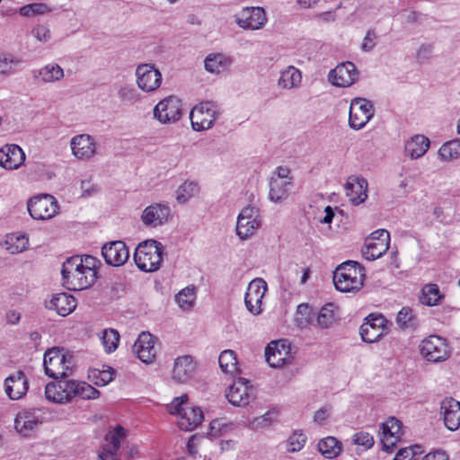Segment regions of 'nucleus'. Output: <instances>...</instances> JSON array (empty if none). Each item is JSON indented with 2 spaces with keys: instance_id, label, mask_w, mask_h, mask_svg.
Returning a JSON list of instances; mask_svg holds the SVG:
<instances>
[{
  "instance_id": "15",
  "label": "nucleus",
  "mask_w": 460,
  "mask_h": 460,
  "mask_svg": "<svg viewBox=\"0 0 460 460\" xmlns=\"http://www.w3.org/2000/svg\"><path fill=\"white\" fill-rule=\"evenodd\" d=\"M137 87L145 93L157 90L162 84V74L153 64H140L136 68Z\"/></svg>"
},
{
  "instance_id": "12",
  "label": "nucleus",
  "mask_w": 460,
  "mask_h": 460,
  "mask_svg": "<svg viewBox=\"0 0 460 460\" xmlns=\"http://www.w3.org/2000/svg\"><path fill=\"white\" fill-rule=\"evenodd\" d=\"M154 117L163 124L175 123L182 116L181 101L174 96H168L160 101L153 110Z\"/></svg>"
},
{
  "instance_id": "45",
  "label": "nucleus",
  "mask_w": 460,
  "mask_h": 460,
  "mask_svg": "<svg viewBox=\"0 0 460 460\" xmlns=\"http://www.w3.org/2000/svg\"><path fill=\"white\" fill-rule=\"evenodd\" d=\"M220 368L225 373L233 374L237 370V358L232 349L222 351L218 358Z\"/></svg>"
},
{
  "instance_id": "64",
  "label": "nucleus",
  "mask_w": 460,
  "mask_h": 460,
  "mask_svg": "<svg viewBox=\"0 0 460 460\" xmlns=\"http://www.w3.org/2000/svg\"><path fill=\"white\" fill-rule=\"evenodd\" d=\"M394 460H413L412 459V449L402 448L395 455Z\"/></svg>"
},
{
  "instance_id": "4",
  "label": "nucleus",
  "mask_w": 460,
  "mask_h": 460,
  "mask_svg": "<svg viewBox=\"0 0 460 460\" xmlns=\"http://www.w3.org/2000/svg\"><path fill=\"white\" fill-rule=\"evenodd\" d=\"M80 266L78 256L70 257L63 262L61 270L63 285L69 290L86 289L96 280L89 271H85Z\"/></svg>"
},
{
  "instance_id": "18",
  "label": "nucleus",
  "mask_w": 460,
  "mask_h": 460,
  "mask_svg": "<svg viewBox=\"0 0 460 460\" xmlns=\"http://www.w3.org/2000/svg\"><path fill=\"white\" fill-rule=\"evenodd\" d=\"M43 423L40 410L27 409L20 411L14 419L15 430L23 437H28Z\"/></svg>"
},
{
  "instance_id": "54",
  "label": "nucleus",
  "mask_w": 460,
  "mask_h": 460,
  "mask_svg": "<svg viewBox=\"0 0 460 460\" xmlns=\"http://www.w3.org/2000/svg\"><path fill=\"white\" fill-rule=\"evenodd\" d=\"M296 314L301 316L300 324L310 323L314 318L313 310L307 304H300L296 308Z\"/></svg>"
},
{
  "instance_id": "28",
  "label": "nucleus",
  "mask_w": 460,
  "mask_h": 460,
  "mask_svg": "<svg viewBox=\"0 0 460 460\" xmlns=\"http://www.w3.org/2000/svg\"><path fill=\"white\" fill-rule=\"evenodd\" d=\"M28 380L22 371H17L4 380V391L11 400L22 398L28 391Z\"/></svg>"
},
{
  "instance_id": "59",
  "label": "nucleus",
  "mask_w": 460,
  "mask_h": 460,
  "mask_svg": "<svg viewBox=\"0 0 460 460\" xmlns=\"http://www.w3.org/2000/svg\"><path fill=\"white\" fill-rule=\"evenodd\" d=\"M28 37L36 39L40 43H47L52 40L50 31H31Z\"/></svg>"
},
{
  "instance_id": "50",
  "label": "nucleus",
  "mask_w": 460,
  "mask_h": 460,
  "mask_svg": "<svg viewBox=\"0 0 460 460\" xmlns=\"http://www.w3.org/2000/svg\"><path fill=\"white\" fill-rule=\"evenodd\" d=\"M114 370L111 367H107L102 370L94 369L92 372V377L94 384L98 386H104L113 380Z\"/></svg>"
},
{
  "instance_id": "2",
  "label": "nucleus",
  "mask_w": 460,
  "mask_h": 460,
  "mask_svg": "<svg viewBox=\"0 0 460 460\" xmlns=\"http://www.w3.org/2000/svg\"><path fill=\"white\" fill-rule=\"evenodd\" d=\"M164 255V245L150 239L140 243L134 253L137 268L145 272H154L160 269Z\"/></svg>"
},
{
  "instance_id": "61",
  "label": "nucleus",
  "mask_w": 460,
  "mask_h": 460,
  "mask_svg": "<svg viewBox=\"0 0 460 460\" xmlns=\"http://www.w3.org/2000/svg\"><path fill=\"white\" fill-rule=\"evenodd\" d=\"M118 450H114L111 446H104L99 454L100 460H115L114 456Z\"/></svg>"
},
{
  "instance_id": "26",
  "label": "nucleus",
  "mask_w": 460,
  "mask_h": 460,
  "mask_svg": "<svg viewBox=\"0 0 460 460\" xmlns=\"http://www.w3.org/2000/svg\"><path fill=\"white\" fill-rule=\"evenodd\" d=\"M402 435V423L394 417L389 418L382 424L381 442L384 450L387 452L393 451L396 444L399 442Z\"/></svg>"
},
{
  "instance_id": "46",
  "label": "nucleus",
  "mask_w": 460,
  "mask_h": 460,
  "mask_svg": "<svg viewBox=\"0 0 460 460\" xmlns=\"http://www.w3.org/2000/svg\"><path fill=\"white\" fill-rule=\"evenodd\" d=\"M439 157L444 161H450L460 156V140L455 139L442 145L438 150Z\"/></svg>"
},
{
  "instance_id": "14",
  "label": "nucleus",
  "mask_w": 460,
  "mask_h": 460,
  "mask_svg": "<svg viewBox=\"0 0 460 460\" xmlns=\"http://www.w3.org/2000/svg\"><path fill=\"white\" fill-rule=\"evenodd\" d=\"M261 226L259 209L254 206H246L237 217L235 232L241 240L252 237Z\"/></svg>"
},
{
  "instance_id": "13",
  "label": "nucleus",
  "mask_w": 460,
  "mask_h": 460,
  "mask_svg": "<svg viewBox=\"0 0 460 460\" xmlns=\"http://www.w3.org/2000/svg\"><path fill=\"white\" fill-rule=\"evenodd\" d=\"M375 114L372 102L365 98L351 100L349 114V125L355 130L361 129Z\"/></svg>"
},
{
  "instance_id": "57",
  "label": "nucleus",
  "mask_w": 460,
  "mask_h": 460,
  "mask_svg": "<svg viewBox=\"0 0 460 460\" xmlns=\"http://www.w3.org/2000/svg\"><path fill=\"white\" fill-rule=\"evenodd\" d=\"M377 36L376 31H367V35L363 39L361 49L364 51L371 50L376 44Z\"/></svg>"
},
{
  "instance_id": "62",
  "label": "nucleus",
  "mask_w": 460,
  "mask_h": 460,
  "mask_svg": "<svg viewBox=\"0 0 460 460\" xmlns=\"http://www.w3.org/2000/svg\"><path fill=\"white\" fill-rule=\"evenodd\" d=\"M226 426V423L223 422V420H213L210 422V435L212 437H217L221 433L222 428Z\"/></svg>"
},
{
  "instance_id": "56",
  "label": "nucleus",
  "mask_w": 460,
  "mask_h": 460,
  "mask_svg": "<svg viewBox=\"0 0 460 460\" xmlns=\"http://www.w3.org/2000/svg\"><path fill=\"white\" fill-rule=\"evenodd\" d=\"M432 52V44H422L417 51L416 58L420 63L426 62L431 58Z\"/></svg>"
},
{
  "instance_id": "44",
  "label": "nucleus",
  "mask_w": 460,
  "mask_h": 460,
  "mask_svg": "<svg viewBox=\"0 0 460 460\" xmlns=\"http://www.w3.org/2000/svg\"><path fill=\"white\" fill-rule=\"evenodd\" d=\"M441 296L439 295V288L436 284H427L422 288V294L420 301L422 305L428 306L436 305Z\"/></svg>"
},
{
  "instance_id": "6",
  "label": "nucleus",
  "mask_w": 460,
  "mask_h": 460,
  "mask_svg": "<svg viewBox=\"0 0 460 460\" xmlns=\"http://www.w3.org/2000/svg\"><path fill=\"white\" fill-rule=\"evenodd\" d=\"M43 366L45 374L51 378L66 377L73 367L72 356L66 355L60 349L52 348L44 354Z\"/></svg>"
},
{
  "instance_id": "21",
  "label": "nucleus",
  "mask_w": 460,
  "mask_h": 460,
  "mask_svg": "<svg viewBox=\"0 0 460 460\" xmlns=\"http://www.w3.org/2000/svg\"><path fill=\"white\" fill-rule=\"evenodd\" d=\"M25 159L26 155L18 145L5 144L0 148V167L4 170H18Z\"/></svg>"
},
{
  "instance_id": "24",
  "label": "nucleus",
  "mask_w": 460,
  "mask_h": 460,
  "mask_svg": "<svg viewBox=\"0 0 460 460\" xmlns=\"http://www.w3.org/2000/svg\"><path fill=\"white\" fill-rule=\"evenodd\" d=\"M102 254L107 264L118 267L127 262L129 258V251L122 241H113L104 244Z\"/></svg>"
},
{
  "instance_id": "33",
  "label": "nucleus",
  "mask_w": 460,
  "mask_h": 460,
  "mask_svg": "<svg viewBox=\"0 0 460 460\" xmlns=\"http://www.w3.org/2000/svg\"><path fill=\"white\" fill-rule=\"evenodd\" d=\"M429 139L423 135H415L409 139L405 144V153L411 159H417L423 156L429 147Z\"/></svg>"
},
{
  "instance_id": "41",
  "label": "nucleus",
  "mask_w": 460,
  "mask_h": 460,
  "mask_svg": "<svg viewBox=\"0 0 460 460\" xmlns=\"http://www.w3.org/2000/svg\"><path fill=\"white\" fill-rule=\"evenodd\" d=\"M102 344L106 353L115 351L119 342V333L115 329H104L100 335Z\"/></svg>"
},
{
  "instance_id": "49",
  "label": "nucleus",
  "mask_w": 460,
  "mask_h": 460,
  "mask_svg": "<svg viewBox=\"0 0 460 460\" xmlns=\"http://www.w3.org/2000/svg\"><path fill=\"white\" fill-rule=\"evenodd\" d=\"M396 323L401 328H411L416 325V318L410 307H402L396 316Z\"/></svg>"
},
{
  "instance_id": "23",
  "label": "nucleus",
  "mask_w": 460,
  "mask_h": 460,
  "mask_svg": "<svg viewBox=\"0 0 460 460\" xmlns=\"http://www.w3.org/2000/svg\"><path fill=\"white\" fill-rule=\"evenodd\" d=\"M70 147L74 156L79 160H89L97 150V145L93 137L88 134H80L70 140Z\"/></svg>"
},
{
  "instance_id": "9",
  "label": "nucleus",
  "mask_w": 460,
  "mask_h": 460,
  "mask_svg": "<svg viewBox=\"0 0 460 460\" xmlns=\"http://www.w3.org/2000/svg\"><path fill=\"white\" fill-rule=\"evenodd\" d=\"M389 245V232L385 229H377L366 238L361 252L366 260L375 261L386 252Z\"/></svg>"
},
{
  "instance_id": "3",
  "label": "nucleus",
  "mask_w": 460,
  "mask_h": 460,
  "mask_svg": "<svg viewBox=\"0 0 460 460\" xmlns=\"http://www.w3.org/2000/svg\"><path fill=\"white\" fill-rule=\"evenodd\" d=\"M365 273L356 261H348L339 265L333 272V284L341 292L359 289L363 285Z\"/></svg>"
},
{
  "instance_id": "7",
  "label": "nucleus",
  "mask_w": 460,
  "mask_h": 460,
  "mask_svg": "<svg viewBox=\"0 0 460 460\" xmlns=\"http://www.w3.org/2000/svg\"><path fill=\"white\" fill-rule=\"evenodd\" d=\"M219 114V107L216 102L207 101L195 105L190 113L193 130L203 131L210 128Z\"/></svg>"
},
{
  "instance_id": "63",
  "label": "nucleus",
  "mask_w": 460,
  "mask_h": 460,
  "mask_svg": "<svg viewBox=\"0 0 460 460\" xmlns=\"http://www.w3.org/2000/svg\"><path fill=\"white\" fill-rule=\"evenodd\" d=\"M423 460H448V456L446 454V452L438 450V451L430 452V453L427 454L423 457Z\"/></svg>"
},
{
  "instance_id": "11",
  "label": "nucleus",
  "mask_w": 460,
  "mask_h": 460,
  "mask_svg": "<svg viewBox=\"0 0 460 460\" xmlns=\"http://www.w3.org/2000/svg\"><path fill=\"white\" fill-rule=\"evenodd\" d=\"M265 358L274 368L291 365L294 360L291 344L287 340L270 341L265 349Z\"/></svg>"
},
{
  "instance_id": "10",
  "label": "nucleus",
  "mask_w": 460,
  "mask_h": 460,
  "mask_svg": "<svg viewBox=\"0 0 460 460\" xmlns=\"http://www.w3.org/2000/svg\"><path fill=\"white\" fill-rule=\"evenodd\" d=\"M421 356L430 362H440L450 356V349L446 339L438 335H429L420 345Z\"/></svg>"
},
{
  "instance_id": "1",
  "label": "nucleus",
  "mask_w": 460,
  "mask_h": 460,
  "mask_svg": "<svg viewBox=\"0 0 460 460\" xmlns=\"http://www.w3.org/2000/svg\"><path fill=\"white\" fill-rule=\"evenodd\" d=\"M100 392L91 385L74 379H65L49 383L45 387L46 398L58 404H66L75 398L81 399H95L99 396Z\"/></svg>"
},
{
  "instance_id": "37",
  "label": "nucleus",
  "mask_w": 460,
  "mask_h": 460,
  "mask_svg": "<svg viewBox=\"0 0 460 460\" xmlns=\"http://www.w3.org/2000/svg\"><path fill=\"white\" fill-rule=\"evenodd\" d=\"M22 63L23 59L21 57L11 53L0 54V75L8 76L15 74Z\"/></svg>"
},
{
  "instance_id": "5",
  "label": "nucleus",
  "mask_w": 460,
  "mask_h": 460,
  "mask_svg": "<svg viewBox=\"0 0 460 460\" xmlns=\"http://www.w3.org/2000/svg\"><path fill=\"white\" fill-rule=\"evenodd\" d=\"M187 401L188 396L186 394L176 397L167 405V411L170 414L179 415L178 426L181 429L190 431L201 423L203 413L199 407L185 406Z\"/></svg>"
},
{
  "instance_id": "60",
  "label": "nucleus",
  "mask_w": 460,
  "mask_h": 460,
  "mask_svg": "<svg viewBox=\"0 0 460 460\" xmlns=\"http://www.w3.org/2000/svg\"><path fill=\"white\" fill-rule=\"evenodd\" d=\"M31 8L34 15L45 14L51 11L47 4L44 3H33L31 4Z\"/></svg>"
},
{
  "instance_id": "19",
  "label": "nucleus",
  "mask_w": 460,
  "mask_h": 460,
  "mask_svg": "<svg viewBox=\"0 0 460 460\" xmlns=\"http://www.w3.org/2000/svg\"><path fill=\"white\" fill-rule=\"evenodd\" d=\"M235 22L242 29H261L267 22L266 13L259 6L244 7L235 14Z\"/></svg>"
},
{
  "instance_id": "34",
  "label": "nucleus",
  "mask_w": 460,
  "mask_h": 460,
  "mask_svg": "<svg viewBox=\"0 0 460 460\" xmlns=\"http://www.w3.org/2000/svg\"><path fill=\"white\" fill-rule=\"evenodd\" d=\"M302 82L301 71L294 66H288L280 72L278 85L286 90L298 88Z\"/></svg>"
},
{
  "instance_id": "35",
  "label": "nucleus",
  "mask_w": 460,
  "mask_h": 460,
  "mask_svg": "<svg viewBox=\"0 0 460 460\" xmlns=\"http://www.w3.org/2000/svg\"><path fill=\"white\" fill-rule=\"evenodd\" d=\"M231 64V58L221 53L209 54L204 60L205 69L212 74L226 71Z\"/></svg>"
},
{
  "instance_id": "58",
  "label": "nucleus",
  "mask_w": 460,
  "mask_h": 460,
  "mask_svg": "<svg viewBox=\"0 0 460 460\" xmlns=\"http://www.w3.org/2000/svg\"><path fill=\"white\" fill-rule=\"evenodd\" d=\"M274 180H286V181H292L293 179L290 177V170L285 166H279L273 172L270 181Z\"/></svg>"
},
{
  "instance_id": "40",
  "label": "nucleus",
  "mask_w": 460,
  "mask_h": 460,
  "mask_svg": "<svg viewBox=\"0 0 460 460\" xmlns=\"http://www.w3.org/2000/svg\"><path fill=\"white\" fill-rule=\"evenodd\" d=\"M266 290L267 283L261 279H255L249 283L244 297L261 304Z\"/></svg>"
},
{
  "instance_id": "17",
  "label": "nucleus",
  "mask_w": 460,
  "mask_h": 460,
  "mask_svg": "<svg viewBox=\"0 0 460 460\" xmlns=\"http://www.w3.org/2000/svg\"><path fill=\"white\" fill-rule=\"evenodd\" d=\"M358 79V71L356 66L349 61L339 64L328 75V81L338 87H349Z\"/></svg>"
},
{
  "instance_id": "42",
  "label": "nucleus",
  "mask_w": 460,
  "mask_h": 460,
  "mask_svg": "<svg viewBox=\"0 0 460 460\" xmlns=\"http://www.w3.org/2000/svg\"><path fill=\"white\" fill-rule=\"evenodd\" d=\"M196 289L194 286H189L181 289L176 296L175 300L182 310H190L196 300Z\"/></svg>"
},
{
  "instance_id": "20",
  "label": "nucleus",
  "mask_w": 460,
  "mask_h": 460,
  "mask_svg": "<svg viewBox=\"0 0 460 460\" xmlns=\"http://www.w3.org/2000/svg\"><path fill=\"white\" fill-rule=\"evenodd\" d=\"M255 396V389L249 385V381L239 378L229 387L226 398L228 402L235 406H245Z\"/></svg>"
},
{
  "instance_id": "47",
  "label": "nucleus",
  "mask_w": 460,
  "mask_h": 460,
  "mask_svg": "<svg viewBox=\"0 0 460 460\" xmlns=\"http://www.w3.org/2000/svg\"><path fill=\"white\" fill-rule=\"evenodd\" d=\"M199 188L197 182L186 181L177 190V200L185 203L199 193Z\"/></svg>"
},
{
  "instance_id": "52",
  "label": "nucleus",
  "mask_w": 460,
  "mask_h": 460,
  "mask_svg": "<svg viewBox=\"0 0 460 460\" xmlns=\"http://www.w3.org/2000/svg\"><path fill=\"white\" fill-rule=\"evenodd\" d=\"M78 262H81V269L89 271V274L94 279H97V270L100 261L93 256L84 255L78 256Z\"/></svg>"
},
{
  "instance_id": "39",
  "label": "nucleus",
  "mask_w": 460,
  "mask_h": 460,
  "mask_svg": "<svg viewBox=\"0 0 460 460\" xmlns=\"http://www.w3.org/2000/svg\"><path fill=\"white\" fill-rule=\"evenodd\" d=\"M29 245V238L23 234H11L6 236L4 248L11 254H16L25 251Z\"/></svg>"
},
{
  "instance_id": "32",
  "label": "nucleus",
  "mask_w": 460,
  "mask_h": 460,
  "mask_svg": "<svg viewBox=\"0 0 460 460\" xmlns=\"http://www.w3.org/2000/svg\"><path fill=\"white\" fill-rule=\"evenodd\" d=\"M65 76L63 68L56 63H49L33 71V77L45 84L61 81Z\"/></svg>"
},
{
  "instance_id": "31",
  "label": "nucleus",
  "mask_w": 460,
  "mask_h": 460,
  "mask_svg": "<svg viewBox=\"0 0 460 460\" xmlns=\"http://www.w3.org/2000/svg\"><path fill=\"white\" fill-rule=\"evenodd\" d=\"M46 307L49 310H55L61 316H66L75 309L76 300L72 295L58 293L53 295Z\"/></svg>"
},
{
  "instance_id": "29",
  "label": "nucleus",
  "mask_w": 460,
  "mask_h": 460,
  "mask_svg": "<svg viewBox=\"0 0 460 460\" xmlns=\"http://www.w3.org/2000/svg\"><path fill=\"white\" fill-rule=\"evenodd\" d=\"M195 370L196 364L194 363L192 357L190 355H183L175 358L172 371V377L176 383L183 384L192 377Z\"/></svg>"
},
{
  "instance_id": "55",
  "label": "nucleus",
  "mask_w": 460,
  "mask_h": 460,
  "mask_svg": "<svg viewBox=\"0 0 460 460\" xmlns=\"http://www.w3.org/2000/svg\"><path fill=\"white\" fill-rule=\"evenodd\" d=\"M353 441L358 446H363L365 448H370L374 445L373 437L367 432H358L353 437Z\"/></svg>"
},
{
  "instance_id": "53",
  "label": "nucleus",
  "mask_w": 460,
  "mask_h": 460,
  "mask_svg": "<svg viewBox=\"0 0 460 460\" xmlns=\"http://www.w3.org/2000/svg\"><path fill=\"white\" fill-rule=\"evenodd\" d=\"M306 441V437L301 432H294L288 440V451L297 452L300 451Z\"/></svg>"
},
{
  "instance_id": "8",
  "label": "nucleus",
  "mask_w": 460,
  "mask_h": 460,
  "mask_svg": "<svg viewBox=\"0 0 460 460\" xmlns=\"http://www.w3.org/2000/svg\"><path fill=\"white\" fill-rule=\"evenodd\" d=\"M27 208L33 219L49 220L58 214V203L52 195L41 194L30 199Z\"/></svg>"
},
{
  "instance_id": "27",
  "label": "nucleus",
  "mask_w": 460,
  "mask_h": 460,
  "mask_svg": "<svg viewBox=\"0 0 460 460\" xmlns=\"http://www.w3.org/2000/svg\"><path fill=\"white\" fill-rule=\"evenodd\" d=\"M440 413L443 415L445 426L451 431L460 427V402L454 398H446L442 401Z\"/></svg>"
},
{
  "instance_id": "36",
  "label": "nucleus",
  "mask_w": 460,
  "mask_h": 460,
  "mask_svg": "<svg viewBox=\"0 0 460 460\" xmlns=\"http://www.w3.org/2000/svg\"><path fill=\"white\" fill-rule=\"evenodd\" d=\"M292 186L293 181H286V180L270 181V199L275 203L287 199Z\"/></svg>"
},
{
  "instance_id": "25",
  "label": "nucleus",
  "mask_w": 460,
  "mask_h": 460,
  "mask_svg": "<svg viewBox=\"0 0 460 460\" xmlns=\"http://www.w3.org/2000/svg\"><path fill=\"white\" fill-rule=\"evenodd\" d=\"M155 338L149 332H141L135 341L133 351L137 358L145 364H151L156 357Z\"/></svg>"
},
{
  "instance_id": "48",
  "label": "nucleus",
  "mask_w": 460,
  "mask_h": 460,
  "mask_svg": "<svg viewBox=\"0 0 460 460\" xmlns=\"http://www.w3.org/2000/svg\"><path fill=\"white\" fill-rule=\"evenodd\" d=\"M118 97L126 105H133L141 100V94L132 85H122L118 91Z\"/></svg>"
},
{
  "instance_id": "51",
  "label": "nucleus",
  "mask_w": 460,
  "mask_h": 460,
  "mask_svg": "<svg viewBox=\"0 0 460 460\" xmlns=\"http://www.w3.org/2000/svg\"><path fill=\"white\" fill-rule=\"evenodd\" d=\"M126 437V430L118 425L112 431H110L105 439L108 442L107 446H111L114 450H119L120 447L121 441Z\"/></svg>"
},
{
  "instance_id": "43",
  "label": "nucleus",
  "mask_w": 460,
  "mask_h": 460,
  "mask_svg": "<svg viewBox=\"0 0 460 460\" xmlns=\"http://www.w3.org/2000/svg\"><path fill=\"white\" fill-rule=\"evenodd\" d=\"M334 305L332 303L323 305L317 314L316 323L323 329L329 328L336 321Z\"/></svg>"
},
{
  "instance_id": "16",
  "label": "nucleus",
  "mask_w": 460,
  "mask_h": 460,
  "mask_svg": "<svg viewBox=\"0 0 460 460\" xmlns=\"http://www.w3.org/2000/svg\"><path fill=\"white\" fill-rule=\"evenodd\" d=\"M387 320L381 314H369L359 329L363 341L373 343L379 341L387 332Z\"/></svg>"
},
{
  "instance_id": "30",
  "label": "nucleus",
  "mask_w": 460,
  "mask_h": 460,
  "mask_svg": "<svg viewBox=\"0 0 460 460\" xmlns=\"http://www.w3.org/2000/svg\"><path fill=\"white\" fill-rule=\"evenodd\" d=\"M367 181L358 176H350L345 183L346 195L353 205H358L366 200Z\"/></svg>"
},
{
  "instance_id": "22",
  "label": "nucleus",
  "mask_w": 460,
  "mask_h": 460,
  "mask_svg": "<svg viewBox=\"0 0 460 460\" xmlns=\"http://www.w3.org/2000/svg\"><path fill=\"white\" fill-rule=\"evenodd\" d=\"M171 209L168 205L154 203L147 206L142 213L141 219L147 227H157L168 222Z\"/></svg>"
},
{
  "instance_id": "38",
  "label": "nucleus",
  "mask_w": 460,
  "mask_h": 460,
  "mask_svg": "<svg viewBox=\"0 0 460 460\" xmlns=\"http://www.w3.org/2000/svg\"><path fill=\"white\" fill-rule=\"evenodd\" d=\"M317 447L322 456L330 459L338 456L342 449L341 443L334 437L322 438Z\"/></svg>"
}]
</instances>
